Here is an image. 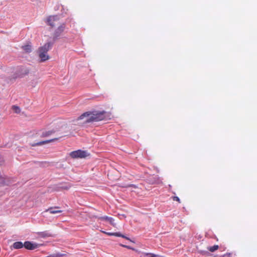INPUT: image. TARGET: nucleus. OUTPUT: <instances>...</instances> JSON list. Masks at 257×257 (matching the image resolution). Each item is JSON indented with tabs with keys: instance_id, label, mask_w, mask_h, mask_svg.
Here are the masks:
<instances>
[{
	"instance_id": "obj_1",
	"label": "nucleus",
	"mask_w": 257,
	"mask_h": 257,
	"mask_svg": "<svg viewBox=\"0 0 257 257\" xmlns=\"http://www.w3.org/2000/svg\"><path fill=\"white\" fill-rule=\"evenodd\" d=\"M105 114L106 112L103 110L88 111L82 113L76 120H82L81 123L82 124H86L104 119L106 117Z\"/></svg>"
},
{
	"instance_id": "obj_2",
	"label": "nucleus",
	"mask_w": 257,
	"mask_h": 257,
	"mask_svg": "<svg viewBox=\"0 0 257 257\" xmlns=\"http://www.w3.org/2000/svg\"><path fill=\"white\" fill-rule=\"evenodd\" d=\"M51 46V44L49 42L39 49V56L41 62H44L49 59V56L47 55V52L50 49Z\"/></svg>"
},
{
	"instance_id": "obj_3",
	"label": "nucleus",
	"mask_w": 257,
	"mask_h": 257,
	"mask_svg": "<svg viewBox=\"0 0 257 257\" xmlns=\"http://www.w3.org/2000/svg\"><path fill=\"white\" fill-rule=\"evenodd\" d=\"M47 25L51 26L52 28L57 27L62 22L59 17L57 16H51L47 18L46 20Z\"/></svg>"
},
{
	"instance_id": "obj_4",
	"label": "nucleus",
	"mask_w": 257,
	"mask_h": 257,
	"mask_svg": "<svg viewBox=\"0 0 257 257\" xmlns=\"http://www.w3.org/2000/svg\"><path fill=\"white\" fill-rule=\"evenodd\" d=\"M66 29V25L65 23H62L58 25L54 32L53 39L56 40L60 37Z\"/></svg>"
},
{
	"instance_id": "obj_5",
	"label": "nucleus",
	"mask_w": 257,
	"mask_h": 257,
	"mask_svg": "<svg viewBox=\"0 0 257 257\" xmlns=\"http://www.w3.org/2000/svg\"><path fill=\"white\" fill-rule=\"evenodd\" d=\"M69 155L73 159L84 158L89 156V154H88L86 151L78 150L71 152Z\"/></svg>"
},
{
	"instance_id": "obj_6",
	"label": "nucleus",
	"mask_w": 257,
	"mask_h": 257,
	"mask_svg": "<svg viewBox=\"0 0 257 257\" xmlns=\"http://www.w3.org/2000/svg\"><path fill=\"white\" fill-rule=\"evenodd\" d=\"M24 247L29 250H33L37 248H38L40 245L36 243H32L31 241H26L24 243Z\"/></svg>"
},
{
	"instance_id": "obj_7",
	"label": "nucleus",
	"mask_w": 257,
	"mask_h": 257,
	"mask_svg": "<svg viewBox=\"0 0 257 257\" xmlns=\"http://www.w3.org/2000/svg\"><path fill=\"white\" fill-rule=\"evenodd\" d=\"M37 234L39 238H47L54 237V235L48 231L38 232Z\"/></svg>"
},
{
	"instance_id": "obj_8",
	"label": "nucleus",
	"mask_w": 257,
	"mask_h": 257,
	"mask_svg": "<svg viewBox=\"0 0 257 257\" xmlns=\"http://www.w3.org/2000/svg\"><path fill=\"white\" fill-rule=\"evenodd\" d=\"M102 232H103L104 233H105V234H107V235H108L109 236H118V237H121L122 238H125L126 239L130 240L131 241H132V240L130 239V238L125 236V235L121 234L119 232H114V233H112V232H105V231H102Z\"/></svg>"
},
{
	"instance_id": "obj_9",
	"label": "nucleus",
	"mask_w": 257,
	"mask_h": 257,
	"mask_svg": "<svg viewBox=\"0 0 257 257\" xmlns=\"http://www.w3.org/2000/svg\"><path fill=\"white\" fill-rule=\"evenodd\" d=\"M59 207L55 206V207H51L46 209L44 212H49L51 214H56L61 213L62 212V210H59Z\"/></svg>"
},
{
	"instance_id": "obj_10",
	"label": "nucleus",
	"mask_w": 257,
	"mask_h": 257,
	"mask_svg": "<svg viewBox=\"0 0 257 257\" xmlns=\"http://www.w3.org/2000/svg\"><path fill=\"white\" fill-rule=\"evenodd\" d=\"M99 219L101 220H106L108 221L110 223V224H111L114 227L116 226V224L114 222V219L112 217L105 216L100 217L99 218Z\"/></svg>"
},
{
	"instance_id": "obj_11",
	"label": "nucleus",
	"mask_w": 257,
	"mask_h": 257,
	"mask_svg": "<svg viewBox=\"0 0 257 257\" xmlns=\"http://www.w3.org/2000/svg\"><path fill=\"white\" fill-rule=\"evenodd\" d=\"M24 243H23L21 241H16V242H15L12 247L14 248V249H20V248H22L24 247Z\"/></svg>"
},
{
	"instance_id": "obj_12",
	"label": "nucleus",
	"mask_w": 257,
	"mask_h": 257,
	"mask_svg": "<svg viewBox=\"0 0 257 257\" xmlns=\"http://www.w3.org/2000/svg\"><path fill=\"white\" fill-rule=\"evenodd\" d=\"M23 50L26 53H30L32 51L31 46L30 45H26L22 47Z\"/></svg>"
},
{
	"instance_id": "obj_13",
	"label": "nucleus",
	"mask_w": 257,
	"mask_h": 257,
	"mask_svg": "<svg viewBox=\"0 0 257 257\" xmlns=\"http://www.w3.org/2000/svg\"><path fill=\"white\" fill-rule=\"evenodd\" d=\"M219 248V246L218 245H214L212 246H210L207 247V249L210 251V252H214V251L217 250Z\"/></svg>"
},
{
	"instance_id": "obj_14",
	"label": "nucleus",
	"mask_w": 257,
	"mask_h": 257,
	"mask_svg": "<svg viewBox=\"0 0 257 257\" xmlns=\"http://www.w3.org/2000/svg\"><path fill=\"white\" fill-rule=\"evenodd\" d=\"M54 132H55L54 131H46L42 133V137H46L49 136L51 135V134H53Z\"/></svg>"
},
{
	"instance_id": "obj_15",
	"label": "nucleus",
	"mask_w": 257,
	"mask_h": 257,
	"mask_svg": "<svg viewBox=\"0 0 257 257\" xmlns=\"http://www.w3.org/2000/svg\"><path fill=\"white\" fill-rule=\"evenodd\" d=\"M56 140H57V139H54L49 140H47V141H45L40 142L38 143L37 144V145H43V144H45L46 143H49L53 142L54 141H55Z\"/></svg>"
},
{
	"instance_id": "obj_16",
	"label": "nucleus",
	"mask_w": 257,
	"mask_h": 257,
	"mask_svg": "<svg viewBox=\"0 0 257 257\" xmlns=\"http://www.w3.org/2000/svg\"><path fill=\"white\" fill-rule=\"evenodd\" d=\"M6 184V178L0 174V186L4 185Z\"/></svg>"
},
{
	"instance_id": "obj_17",
	"label": "nucleus",
	"mask_w": 257,
	"mask_h": 257,
	"mask_svg": "<svg viewBox=\"0 0 257 257\" xmlns=\"http://www.w3.org/2000/svg\"><path fill=\"white\" fill-rule=\"evenodd\" d=\"M145 255H148L150 257H165L164 256L155 254L152 253H144Z\"/></svg>"
},
{
	"instance_id": "obj_18",
	"label": "nucleus",
	"mask_w": 257,
	"mask_h": 257,
	"mask_svg": "<svg viewBox=\"0 0 257 257\" xmlns=\"http://www.w3.org/2000/svg\"><path fill=\"white\" fill-rule=\"evenodd\" d=\"M120 245L121 246H122L123 247H125V248H127L128 249H132L133 250H135V251H138V250L137 249H136L135 248L130 246H128V245H124V244H120Z\"/></svg>"
},
{
	"instance_id": "obj_19",
	"label": "nucleus",
	"mask_w": 257,
	"mask_h": 257,
	"mask_svg": "<svg viewBox=\"0 0 257 257\" xmlns=\"http://www.w3.org/2000/svg\"><path fill=\"white\" fill-rule=\"evenodd\" d=\"M71 187V185L70 184L67 185H63L61 187L62 189L68 190Z\"/></svg>"
},
{
	"instance_id": "obj_20",
	"label": "nucleus",
	"mask_w": 257,
	"mask_h": 257,
	"mask_svg": "<svg viewBox=\"0 0 257 257\" xmlns=\"http://www.w3.org/2000/svg\"><path fill=\"white\" fill-rule=\"evenodd\" d=\"M13 108L16 113H19L20 112V109L18 106H13Z\"/></svg>"
},
{
	"instance_id": "obj_21",
	"label": "nucleus",
	"mask_w": 257,
	"mask_h": 257,
	"mask_svg": "<svg viewBox=\"0 0 257 257\" xmlns=\"http://www.w3.org/2000/svg\"><path fill=\"white\" fill-rule=\"evenodd\" d=\"M173 200L174 201H176L178 202L179 203H181L180 199L177 196H174V197H173Z\"/></svg>"
},
{
	"instance_id": "obj_22",
	"label": "nucleus",
	"mask_w": 257,
	"mask_h": 257,
	"mask_svg": "<svg viewBox=\"0 0 257 257\" xmlns=\"http://www.w3.org/2000/svg\"><path fill=\"white\" fill-rule=\"evenodd\" d=\"M126 187H132V188H133L135 189L138 188V187L137 186H136V185H134V184L128 185V186H126Z\"/></svg>"
},
{
	"instance_id": "obj_23",
	"label": "nucleus",
	"mask_w": 257,
	"mask_h": 257,
	"mask_svg": "<svg viewBox=\"0 0 257 257\" xmlns=\"http://www.w3.org/2000/svg\"><path fill=\"white\" fill-rule=\"evenodd\" d=\"M230 253H229L228 254H224V255H223V256H224V257H225V256H227V257H229V256H230Z\"/></svg>"
},
{
	"instance_id": "obj_24",
	"label": "nucleus",
	"mask_w": 257,
	"mask_h": 257,
	"mask_svg": "<svg viewBox=\"0 0 257 257\" xmlns=\"http://www.w3.org/2000/svg\"><path fill=\"white\" fill-rule=\"evenodd\" d=\"M29 70H26L25 71V74H28V73H29Z\"/></svg>"
}]
</instances>
